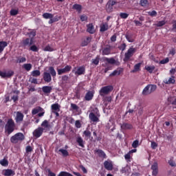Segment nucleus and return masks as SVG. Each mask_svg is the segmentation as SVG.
I'll return each mask as SVG.
<instances>
[{
    "instance_id": "obj_1",
    "label": "nucleus",
    "mask_w": 176,
    "mask_h": 176,
    "mask_svg": "<svg viewBox=\"0 0 176 176\" xmlns=\"http://www.w3.org/2000/svg\"><path fill=\"white\" fill-rule=\"evenodd\" d=\"M50 129H52V125L49 124V121L47 120H45L42 123H41V127H38L36 129H35L33 132V135L36 138H39L43 134V132L46 131H50Z\"/></svg>"
},
{
    "instance_id": "obj_2",
    "label": "nucleus",
    "mask_w": 176,
    "mask_h": 176,
    "mask_svg": "<svg viewBox=\"0 0 176 176\" xmlns=\"http://www.w3.org/2000/svg\"><path fill=\"white\" fill-rule=\"evenodd\" d=\"M49 72L50 73L47 72H44L43 74V80L46 83H50V82H52V78H56V76L57 75L54 67L52 66L49 67Z\"/></svg>"
},
{
    "instance_id": "obj_3",
    "label": "nucleus",
    "mask_w": 176,
    "mask_h": 176,
    "mask_svg": "<svg viewBox=\"0 0 176 176\" xmlns=\"http://www.w3.org/2000/svg\"><path fill=\"white\" fill-rule=\"evenodd\" d=\"M24 140H25L24 134L23 133H17L10 138V142L12 144H18L19 142H21V141H24Z\"/></svg>"
},
{
    "instance_id": "obj_4",
    "label": "nucleus",
    "mask_w": 176,
    "mask_h": 176,
    "mask_svg": "<svg viewBox=\"0 0 176 176\" xmlns=\"http://www.w3.org/2000/svg\"><path fill=\"white\" fill-rule=\"evenodd\" d=\"M14 121L12 119H9L6 124V131L8 134H12L14 131Z\"/></svg>"
},
{
    "instance_id": "obj_5",
    "label": "nucleus",
    "mask_w": 176,
    "mask_h": 176,
    "mask_svg": "<svg viewBox=\"0 0 176 176\" xmlns=\"http://www.w3.org/2000/svg\"><path fill=\"white\" fill-rule=\"evenodd\" d=\"M21 47H23V49H27V47H30L34 45V38H26L23 39L20 43Z\"/></svg>"
},
{
    "instance_id": "obj_6",
    "label": "nucleus",
    "mask_w": 176,
    "mask_h": 176,
    "mask_svg": "<svg viewBox=\"0 0 176 176\" xmlns=\"http://www.w3.org/2000/svg\"><path fill=\"white\" fill-rule=\"evenodd\" d=\"M112 90H113V87L112 85L102 87L99 91V94L101 97H104L105 95L109 94Z\"/></svg>"
},
{
    "instance_id": "obj_7",
    "label": "nucleus",
    "mask_w": 176,
    "mask_h": 176,
    "mask_svg": "<svg viewBox=\"0 0 176 176\" xmlns=\"http://www.w3.org/2000/svg\"><path fill=\"white\" fill-rule=\"evenodd\" d=\"M137 52V49L134 47H130L124 54V61L126 63L130 60V58L134 56V54Z\"/></svg>"
},
{
    "instance_id": "obj_8",
    "label": "nucleus",
    "mask_w": 176,
    "mask_h": 176,
    "mask_svg": "<svg viewBox=\"0 0 176 176\" xmlns=\"http://www.w3.org/2000/svg\"><path fill=\"white\" fill-rule=\"evenodd\" d=\"M116 3V1L109 0L106 5V12L107 13H112V12H113V6H115Z\"/></svg>"
},
{
    "instance_id": "obj_9",
    "label": "nucleus",
    "mask_w": 176,
    "mask_h": 176,
    "mask_svg": "<svg viewBox=\"0 0 176 176\" xmlns=\"http://www.w3.org/2000/svg\"><path fill=\"white\" fill-rule=\"evenodd\" d=\"M76 67H74L73 69L72 72H74L75 75L77 76H80V75H85L86 73V67L85 66H80L77 68L76 71Z\"/></svg>"
},
{
    "instance_id": "obj_10",
    "label": "nucleus",
    "mask_w": 176,
    "mask_h": 176,
    "mask_svg": "<svg viewBox=\"0 0 176 176\" xmlns=\"http://www.w3.org/2000/svg\"><path fill=\"white\" fill-rule=\"evenodd\" d=\"M95 155H97L98 157H100V159H107L108 156H107V153H105V151L102 149H95L94 150Z\"/></svg>"
},
{
    "instance_id": "obj_11",
    "label": "nucleus",
    "mask_w": 176,
    "mask_h": 176,
    "mask_svg": "<svg viewBox=\"0 0 176 176\" xmlns=\"http://www.w3.org/2000/svg\"><path fill=\"white\" fill-rule=\"evenodd\" d=\"M104 167L108 171H112L113 170V164L111 160H107L103 163Z\"/></svg>"
},
{
    "instance_id": "obj_12",
    "label": "nucleus",
    "mask_w": 176,
    "mask_h": 176,
    "mask_svg": "<svg viewBox=\"0 0 176 176\" xmlns=\"http://www.w3.org/2000/svg\"><path fill=\"white\" fill-rule=\"evenodd\" d=\"M104 61L106 63H108V64H111L113 65L115 64L116 65H120V62L119 60H115L113 58H104Z\"/></svg>"
},
{
    "instance_id": "obj_13",
    "label": "nucleus",
    "mask_w": 176,
    "mask_h": 176,
    "mask_svg": "<svg viewBox=\"0 0 176 176\" xmlns=\"http://www.w3.org/2000/svg\"><path fill=\"white\" fill-rule=\"evenodd\" d=\"M24 120V114L21 111H17L15 117L16 123H21Z\"/></svg>"
},
{
    "instance_id": "obj_14",
    "label": "nucleus",
    "mask_w": 176,
    "mask_h": 176,
    "mask_svg": "<svg viewBox=\"0 0 176 176\" xmlns=\"http://www.w3.org/2000/svg\"><path fill=\"white\" fill-rule=\"evenodd\" d=\"M111 50H112V47L109 45H107L102 50V56H109V54H111Z\"/></svg>"
},
{
    "instance_id": "obj_15",
    "label": "nucleus",
    "mask_w": 176,
    "mask_h": 176,
    "mask_svg": "<svg viewBox=\"0 0 176 176\" xmlns=\"http://www.w3.org/2000/svg\"><path fill=\"white\" fill-rule=\"evenodd\" d=\"M94 97V91H88L85 96V101H91Z\"/></svg>"
},
{
    "instance_id": "obj_16",
    "label": "nucleus",
    "mask_w": 176,
    "mask_h": 176,
    "mask_svg": "<svg viewBox=\"0 0 176 176\" xmlns=\"http://www.w3.org/2000/svg\"><path fill=\"white\" fill-rule=\"evenodd\" d=\"M53 90V87L50 86H43L42 87V91L44 94H50L52 91Z\"/></svg>"
},
{
    "instance_id": "obj_17",
    "label": "nucleus",
    "mask_w": 176,
    "mask_h": 176,
    "mask_svg": "<svg viewBox=\"0 0 176 176\" xmlns=\"http://www.w3.org/2000/svg\"><path fill=\"white\" fill-rule=\"evenodd\" d=\"M121 129L122 130H131L133 129V124L127 122H124L121 124Z\"/></svg>"
},
{
    "instance_id": "obj_18",
    "label": "nucleus",
    "mask_w": 176,
    "mask_h": 176,
    "mask_svg": "<svg viewBox=\"0 0 176 176\" xmlns=\"http://www.w3.org/2000/svg\"><path fill=\"white\" fill-rule=\"evenodd\" d=\"M87 32H89V34H94L96 32V29H94L93 23L87 25Z\"/></svg>"
},
{
    "instance_id": "obj_19",
    "label": "nucleus",
    "mask_w": 176,
    "mask_h": 176,
    "mask_svg": "<svg viewBox=\"0 0 176 176\" xmlns=\"http://www.w3.org/2000/svg\"><path fill=\"white\" fill-rule=\"evenodd\" d=\"M142 63H139L134 65L133 69L131 71L132 74H135V72H140L141 71V65Z\"/></svg>"
},
{
    "instance_id": "obj_20",
    "label": "nucleus",
    "mask_w": 176,
    "mask_h": 176,
    "mask_svg": "<svg viewBox=\"0 0 176 176\" xmlns=\"http://www.w3.org/2000/svg\"><path fill=\"white\" fill-rule=\"evenodd\" d=\"M123 72V68L118 67L117 69L114 70L111 74H110L109 76H116V75L119 76L120 74Z\"/></svg>"
},
{
    "instance_id": "obj_21",
    "label": "nucleus",
    "mask_w": 176,
    "mask_h": 176,
    "mask_svg": "<svg viewBox=\"0 0 176 176\" xmlns=\"http://www.w3.org/2000/svg\"><path fill=\"white\" fill-rule=\"evenodd\" d=\"M89 118L91 122H100V119H98V117H97V116H96V114H94V113L93 112H91L89 113Z\"/></svg>"
},
{
    "instance_id": "obj_22",
    "label": "nucleus",
    "mask_w": 176,
    "mask_h": 176,
    "mask_svg": "<svg viewBox=\"0 0 176 176\" xmlns=\"http://www.w3.org/2000/svg\"><path fill=\"white\" fill-rule=\"evenodd\" d=\"M3 174L5 176H12V175H14L16 174V173L14 172V170H13L12 169H6L3 170Z\"/></svg>"
},
{
    "instance_id": "obj_23",
    "label": "nucleus",
    "mask_w": 176,
    "mask_h": 176,
    "mask_svg": "<svg viewBox=\"0 0 176 176\" xmlns=\"http://www.w3.org/2000/svg\"><path fill=\"white\" fill-rule=\"evenodd\" d=\"M90 42H91V37L90 36H87L86 38V39H84L82 43H81V46L82 47H85V46H87V45H89V43H90Z\"/></svg>"
},
{
    "instance_id": "obj_24",
    "label": "nucleus",
    "mask_w": 176,
    "mask_h": 176,
    "mask_svg": "<svg viewBox=\"0 0 176 176\" xmlns=\"http://www.w3.org/2000/svg\"><path fill=\"white\" fill-rule=\"evenodd\" d=\"M100 27V32H105V31H108V30L109 29V27L108 26V23H102Z\"/></svg>"
},
{
    "instance_id": "obj_25",
    "label": "nucleus",
    "mask_w": 176,
    "mask_h": 176,
    "mask_svg": "<svg viewBox=\"0 0 176 176\" xmlns=\"http://www.w3.org/2000/svg\"><path fill=\"white\" fill-rule=\"evenodd\" d=\"M76 142L78 144L79 146H81V148H85V141L82 137L78 136L76 138Z\"/></svg>"
},
{
    "instance_id": "obj_26",
    "label": "nucleus",
    "mask_w": 176,
    "mask_h": 176,
    "mask_svg": "<svg viewBox=\"0 0 176 176\" xmlns=\"http://www.w3.org/2000/svg\"><path fill=\"white\" fill-rule=\"evenodd\" d=\"M165 83L166 85H174L175 83V76H172L168 80H166Z\"/></svg>"
},
{
    "instance_id": "obj_27",
    "label": "nucleus",
    "mask_w": 176,
    "mask_h": 176,
    "mask_svg": "<svg viewBox=\"0 0 176 176\" xmlns=\"http://www.w3.org/2000/svg\"><path fill=\"white\" fill-rule=\"evenodd\" d=\"M8 46V42L6 41H0V53L5 50V47Z\"/></svg>"
},
{
    "instance_id": "obj_28",
    "label": "nucleus",
    "mask_w": 176,
    "mask_h": 176,
    "mask_svg": "<svg viewBox=\"0 0 176 176\" xmlns=\"http://www.w3.org/2000/svg\"><path fill=\"white\" fill-rule=\"evenodd\" d=\"M155 65L153 66H145L144 69L149 74H153V72L155 71Z\"/></svg>"
},
{
    "instance_id": "obj_29",
    "label": "nucleus",
    "mask_w": 176,
    "mask_h": 176,
    "mask_svg": "<svg viewBox=\"0 0 176 176\" xmlns=\"http://www.w3.org/2000/svg\"><path fill=\"white\" fill-rule=\"evenodd\" d=\"M142 94L143 96H148V94H151L148 85H146V87L143 89Z\"/></svg>"
},
{
    "instance_id": "obj_30",
    "label": "nucleus",
    "mask_w": 176,
    "mask_h": 176,
    "mask_svg": "<svg viewBox=\"0 0 176 176\" xmlns=\"http://www.w3.org/2000/svg\"><path fill=\"white\" fill-rule=\"evenodd\" d=\"M23 68H24L25 71H31V69H32V65L31 63H25L23 65Z\"/></svg>"
},
{
    "instance_id": "obj_31",
    "label": "nucleus",
    "mask_w": 176,
    "mask_h": 176,
    "mask_svg": "<svg viewBox=\"0 0 176 176\" xmlns=\"http://www.w3.org/2000/svg\"><path fill=\"white\" fill-rule=\"evenodd\" d=\"M72 9H74V10H77V12H81L82 6L80 4H74L73 5Z\"/></svg>"
},
{
    "instance_id": "obj_32",
    "label": "nucleus",
    "mask_w": 176,
    "mask_h": 176,
    "mask_svg": "<svg viewBox=\"0 0 176 176\" xmlns=\"http://www.w3.org/2000/svg\"><path fill=\"white\" fill-rule=\"evenodd\" d=\"M32 76L36 78L38 76H41V71L39 70H34L31 72Z\"/></svg>"
},
{
    "instance_id": "obj_33",
    "label": "nucleus",
    "mask_w": 176,
    "mask_h": 176,
    "mask_svg": "<svg viewBox=\"0 0 176 176\" xmlns=\"http://www.w3.org/2000/svg\"><path fill=\"white\" fill-rule=\"evenodd\" d=\"M59 152H60V153H62L63 156H64V157H67V156H69V153H68V151L65 150V149H63L60 148L58 151Z\"/></svg>"
},
{
    "instance_id": "obj_34",
    "label": "nucleus",
    "mask_w": 176,
    "mask_h": 176,
    "mask_svg": "<svg viewBox=\"0 0 176 176\" xmlns=\"http://www.w3.org/2000/svg\"><path fill=\"white\" fill-rule=\"evenodd\" d=\"M92 64L94 65H98L100 64V56H97L96 58L92 59Z\"/></svg>"
},
{
    "instance_id": "obj_35",
    "label": "nucleus",
    "mask_w": 176,
    "mask_h": 176,
    "mask_svg": "<svg viewBox=\"0 0 176 176\" xmlns=\"http://www.w3.org/2000/svg\"><path fill=\"white\" fill-rule=\"evenodd\" d=\"M43 19H53V14L49 12H45L43 14Z\"/></svg>"
},
{
    "instance_id": "obj_36",
    "label": "nucleus",
    "mask_w": 176,
    "mask_h": 176,
    "mask_svg": "<svg viewBox=\"0 0 176 176\" xmlns=\"http://www.w3.org/2000/svg\"><path fill=\"white\" fill-rule=\"evenodd\" d=\"M52 110V111H60V105L58 104H53L51 106Z\"/></svg>"
},
{
    "instance_id": "obj_37",
    "label": "nucleus",
    "mask_w": 176,
    "mask_h": 176,
    "mask_svg": "<svg viewBox=\"0 0 176 176\" xmlns=\"http://www.w3.org/2000/svg\"><path fill=\"white\" fill-rule=\"evenodd\" d=\"M0 164L3 166V167H6L9 164V162H8V160L6 159H3L0 160Z\"/></svg>"
},
{
    "instance_id": "obj_38",
    "label": "nucleus",
    "mask_w": 176,
    "mask_h": 176,
    "mask_svg": "<svg viewBox=\"0 0 176 176\" xmlns=\"http://www.w3.org/2000/svg\"><path fill=\"white\" fill-rule=\"evenodd\" d=\"M150 89V93L152 94L157 89V86L156 85H148Z\"/></svg>"
},
{
    "instance_id": "obj_39",
    "label": "nucleus",
    "mask_w": 176,
    "mask_h": 176,
    "mask_svg": "<svg viewBox=\"0 0 176 176\" xmlns=\"http://www.w3.org/2000/svg\"><path fill=\"white\" fill-rule=\"evenodd\" d=\"M41 109H42V107H38L36 109H33L32 111V115H36V113L41 112Z\"/></svg>"
},
{
    "instance_id": "obj_40",
    "label": "nucleus",
    "mask_w": 176,
    "mask_h": 176,
    "mask_svg": "<svg viewBox=\"0 0 176 176\" xmlns=\"http://www.w3.org/2000/svg\"><path fill=\"white\" fill-rule=\"evenodd\" d=\"M29 50H31L32 52H39V48H38V47H36V45H33L32 46L30 45Z\"/></svg>"
},
{
    "instance_id": "obj_41",
    "label": "nucleus",
    "mask_w": 176,
    "mask_h": 176,
    "mask_svg": "<svg viewBox=\"0 0 176 176\" xmlns=\"http://www.w3.org/2000/svg\"><path fill=\"white\" fill-rule=\"evenodd\" d=\"M63 69V71H65V74H68V72H70L71 69H72V66L67 65Z\"/></svg>"
},
{
    "instance_id": "obj_42",
    "label": "nucleus",
    "mask_w": 176,
    "mask_h": 176,
    "mask_svg": "<svg viewBox=\"0 0 176 176\" xmlns=\"http://www.w3.org/2000/svg\"><path fill=\"white\" fill-rule=\"evenodd\" d=\"M58 176H74L72 175V174L68 173V172H65V171H61Z\"/></svg>"
},
{
    "instance_id": "obj_43",
    "label": "nucleus",
    "mask_w": 176,
    "mask_h": 176,
    "mask_svg": "<svg viewBox=\"0 0 176 176\" xmlns=\"http://www.w3.org/2000/svg\"><path fill=\"white\" fill-rule=\"evenodd\" d=\"M10 16H17V14H19V10L12 9L10 11Z\"/></svg>"
},
{
    "instance_id": "obj_44",
    "label": "nucleus",
    "mask_w": 176,
    "mask_h": 176,
    "mask_svg": "<svg viewBox=\"0 0 176 176\" xmlns=\"http://www.w3.org/2000/svg\"><path fill=\"white\" fill-rule=\"evenodd\" d=\"M148 14L151 16V17H156V16H157V12H156V10L149 11Z\"/></svg>"
},
{
    "instance_id": "obj_45",
    "label": "nucleus",
    "mask_w": 176,
    "mask_h": 176,
    "mask_svg": "<svg viewBox=\"0 0 176 176\" xmlns=\"http://www.w3.org/2000/svg\"><path fill=\"white\" fill-rule=\"evenodd\" d=\"M44 52H54V49L53 47H50V45H47L43 49Z\"/></svg>"
},
{
    "instance_id": "obj_46",
    "label": "nucleus",
    "mask_w": 176,
    "mask_h": 176,
    "mask_svg": "<svg viewBox=\"0 0 176 176\" xmlns=\"http://www.w3.org/2000/svg\"><path fill=\"white\" fill-rule=\"evenodd\" d=\"M166 25V21H160L155 25L156 27H163V25Z\"/></svg>"
},
{
    "instance_id": "obj_47",
    "label": "nucleus",
    "mask_w": 176,
    "mask_h": 176,
    "mask_svg": "<svg viewBox=\"0 0 176 176\" xmlns=\"http://www.w3.org/2000/svg\"><path fill=\"white\" fill-rule=\"evenodd\" d=\"M83 134L85 135V137H87V138H90L91 137V132H90L89 130L84 131Z\"/></svg>"
},
{
    "instance_id": "obj_48",
    "label": "nucleus",
    "mask_w": 176,
    "mask_h": 176,
    "mask_svg": "<svg viewBox=\"0 0 176 176\" xmlns=\"http://www.w3.org/2000/svg\"><path fill=\"white\" fill-rule=\"evenodd\" d=\"M140 145V141L138 140H134L132 143V147H133L135 149V148H138Z\"/></svg>"
},
{
    "instance_id": "obj_49",
    "label": "nucleus",
    "mask_w": 176,
    "mask_h": 176,
    "mask_svg": "<svg viewBox=\"0 0 176 176\" xmlns=\"http://www.w3.org/2000/svg\"><path fill=\"white\" fill-rule=\"evenodd\" d=\"M126 47H127V45L124 43L118 47V49L122 50V52H124V50H126Z\"/></svg>"
},
{
    "instance_id": "obj_50",
    "label": "nucleus",
    "mask_w": 176,
    "mask_h": 176,
    "mask_svg": "<svg viewBox=\"0 0 176 176\" xmlns=\"http://www.w3.org/2000/svg\"><path fill=\"white\" fill-rule=\"evenodd\" d=\"M14 75V72L10 70L8 71L7 73L6 72V78H11V76H13Z\"/></svg>"
},
{
    "instance_id": "obj_51",
    "label": "nucleus",
    "mask_w": 176,
    "mask_h": 176,
    "mask_svg": "<svg viewBox=\"0 0 176 176\" xmlns=\"http://www.w3.org/2000/svg\"><path fill=\"white\" fill-rule=\"evenodd\" d=\"M125 38L126 39V41H128V42L133 43V42H134V39H133V38H131V36L126 34L125 35Z\"/></svg>"
},
{
    "instance_id": "obj_52",
    "label": "nucleus",
    "mask_w": 176,
    "mask_h": 176,
    "mask_svg": "<svg viewBox=\"0 0 176 176\" xmlns=\"http://www.w3.org/2000/svg\"><path fill=\"white\" fill-rule=\"evenodd\" d=\"M120 17L121 19H127V17H129V14L126 13V12H121L120 13Z\"/></svg>"
},
{
    "instance_id": "obj_53",
    "label": "nucleus",
    "mask_w": 176,
    "mask_h": 176,
    "mask_svg": "<svg viewBox=\"0 0 176 176\" xmlns=\"http://www.w3.org/2000/svg\"><path fill=\"white\" fill-rule=\"evenodd\" d=\"M27 61V58L25 57H20L18 59L17 63H19V64H21V63H25Z\"/></svg>"
},
{
    "instance_id": "obj_54",
    "label": "nucleus",
    "mask_w": 176,
    "mask_h": 176,
    "mask_svg": "<svg viewBox=\"0 0 176 176\" xmlns=\"http://www.w3.org/2000/svg\"><path fill=\"white\" fill-rule=\"evenodd\" d=\"M151 170H159L157 162H154V164L151 166Z\"/></svg>"
},
{
    "instance_id": "obj_55",
    "label": "nucleus",
    "mask_w": 176,
    "mask_h": 176,
    "mask_svg": "<svg viewBox=\"0 0 176 176\" xmlns=\"http://www.w3.org/2000/svg\"><path fill=\"white\" fill-rule=\"evenodd\" d=\"M75 126L76 129H80L82 127V124L80 123V120H76L75 122Z\"/></svg>"
},
{
    "instance_id": "obj_56",
    "label": "nucleus",
    "mask_w": 176,
    "mask_h": 176,
    "mask_svg": "<svg viewBox=\"0 0 176 176\" xmlns=\"http://www.w3.org/2000/svg\"><path fill=\"white\" fill-rule=\"evenodd\" d=\"M36 35V32L35 31H31L30 33H29V36L30 38H32V39H34V37Z\"/></svg>"
},
{
    "instance_id": "obj_57",
    "label": "nucleus",
    "mask_w": 176,
    "mask_h": 176,
    "mask_svg": "<svg viewBox=\"0 0 176 176\" xmlns=\"http://www.w3.org/2000/svg\"><path fill=\"white\" fill-rule=\"evenodd\" d=\"M140 5L141 6H146L148 5V0H140Z\"/></svg>"
},
{
    "instance_id": "obj_58",
    "label": "nucleus",
    "mask_w": 176,
    "mask_h": 176,
    "mask_svg": "<svg viewBox=\"0 0 176 176\" xmlns=\"http://www.w3.org/2000/svg\"><path fill=\"white\" fill-rule=\"evenodd\" d=\"M168 61H170V59L168 58H166L165 59L162 60L160 62V64H167V63H168Z\"/></svg>"
},
{
    "instance_id": "obj_59",
    "label": "nucleus",
    "mask_w": 176,
    "mask_h": 176,
    "mask_svg": "<svg viewBox=\"0 0 176 176\" xmlns=\"http://www.w3.org/2000/svg\"><path fill=\"white\" fill-rule=\"evenodd\" d=\"M66 120H67L68 122L72 124L74 122H75V120L72 117H67L66 118Z\"/></svg>"
},
{
    "instance_id": "obj_60",
    "label": "nucleus",
    "mask_w": 176,
    "mask_h": 176,
    "mask_svg": "<svg viewBox=\"0 0 176 176\" xmlns=\"http://www.w3.org/2000/svg\"><path fill=\"white\" fill-rule=\"evenodd\" d=\"M68 79H69V77L67 75L62 76V82H68Z\"/></svg>"
},
{
    "instance_id": "obj_61",
    "label": "nucleus",
    "mask_w": 176,
    "mask_h": 176,
    "mask_svg": "<svg viewBox=\"0 0 176 176\" xmlns=\"http://www.w3.org/2000/svg\"><path fill=\"white\" fill-rule=\"evenodd\" d=\"M30 82H31V83H34V85H37L38 84V80L36 78H30Z\"/></svg>"
},
{
    "instance_id": "obj_62",
    "label": "nucleus",
    "mask_w": 176,
    "mask_h": 176,
    "mask_svg": "<svg viewBox=\"0 0 176 176\" xmlns=\"http://www.w3.org/2000/svg\"><path fill=\"white\" fill-rule=\"evenodd\" d=\"M58 75H63V74H65L64 69H57Z\"/></svg>"
},
{
    "instance_id": "obj_63",
    "label": "nucleus",
    "mask_w": 176,
    "mask_h": 176,
    "mask_svg": "<svg viewBox=\"0 0 176 176\" xmlns=\"http://www.w3.org/2000/svg\"><path fill=\"white\" fill-rule=\"evenodd\" d=\"M168 164H170L171 167H176L175 162H174L173 160L168 161Z\"/></svg>"
},
{
    "instance_id": "obj_64",
    "label": "nucleus",
    "mask_w": 176,
    "mask_h": 176,
    "mask_svg": "<svg viewBox=\"0 0 176 176\" xmlns=\"http://www.w3.org/2000/svg\"><path fill=\"white\" fill-rule=\"evenodd\" d=\"M87 16L85 15V14H82L80 16V20L82 21H87Z\"/></svg>"
}]
</instances>
